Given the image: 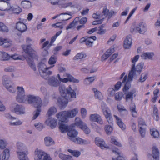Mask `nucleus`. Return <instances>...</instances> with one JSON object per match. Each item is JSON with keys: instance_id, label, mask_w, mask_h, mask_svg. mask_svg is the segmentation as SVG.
Instances as JSON below:
<instances>
[{"instance_id": "33", "label": "nucleus", "mask_w": 160, "mask_h": 160, "mask_svg": "<svg viewBox=\"0 0 160 160\" xmlns=\"http://www.w3.org/2000/svg\"><path fill=\"white\" fill-rule=\"evenodd\" d=\"M45 143V145L49 146L54 144L53 140L50 137H46L44 138Z\"/></svg>"}, {"instance_id": "1", "label": "nucleus", "mask_w": 160, "mask_h": 160, "mask_svg": "<svg viewBox=\"0 0 160 160\" xmlns=\"http://www.w3.org/2000/svg\"><path fill=\"white\" fill-rule=\"evenodd\" d=\"M59 89L62 98H58V102L61 108H64L67 106L68 99L71 98H76V93L70 86L66 88L64 85H61Z\"/></svg>"}, {"instance_id": "13", "label": "nucleus", "mask_w": 160, "mask_h": 160, "mask_svg": "<svg viewBox=\"0 0 160 160\" xmlns=\"http://www.w3.org/2000/svg\"><path fill=\"white\" fill-rule=\"evenodd\" d=\"M60 82L54 76H53L49 78L48 81V84L52 87H57L60 84Z\"/></svg>"}, {"instance_id": "17", "label": "nucleus", "mask_w": 160, "mask_h": 160, "mask_svg": "<svg viewBox=\"0 0 160 160\" xmlns=\"http://www.w3.org/2000/svg\"><path fill=\"white\" fill-rule=\"evenodd\" d=\"M0 1H3L1 4L0 10L1 11H8L11 10V6L9 2L4 1L3 0H0Z\"/></svg>"}, {"instance_id": "23", "label": "nucleus", "mask_w": 160, "mask_h": 160, "mask_svg": "<svg viewBox=\"0 0 160 160\" xmlns=\"http://www.w3.org/2000/svg\"><path fill=\"white\" fill-rule=\"evenodd\" d=\"M132 44V39L130 36H127L124 42L123 47L125 49L129 48Z\"/></svg>"}, {"instance_id": "16", "label": "nucleus", "mask_w": 160, "mask_h": 160, "mask_svg": "<svg viewBox=\"0 0 160 160\" xmlns=\"http://www.w3.org/2000/svg\"><path fill=\"white\" fill-rule=\"evenodd\" d=\"M101 107L102 112L106 118L109 117L112 115L110 110L105 104L102 103Z\"/></svg>"}, {"instance_id": "24", "label": "nucleus", "mask_w": 160, "mask_h": 160, "mask_svg": "<svg viewBox=\"0 0 160 160\" xmlns=\"http://www.w3.org/2000/svg\"><path fill=\"white\" fill-rule=\"evenodd\" d=\"M130 81L128 80V78L127 75H125L122 81V83L125 84V86L123 88L124 92L125 91H126L128 90L129 88L130 87V84L129 83V82Z\"/></svg>"}, {"instance_id": "3", "label": "nucleus", "mask_w": 160, "mask_h": 160, "mask_svg": "<svg viewBox=\"0 0 160 160\" xmlns=\"http://www.w3.org/2000/svg\"><path fill=\"white\" fill-rule=\"evenodd\" d=\"M17 147L18 150L17 152L20 160H28L27 155V152L25 150V145L22 143L18 142L17 143Z\"/></svg>"}, {"instance_id": "61", "label": "nucleus", "mask_w": 160, "mask_h": 160, "mask_svg": "<svg viewBox=\"0 0 160 160\" xmlns=\"http://www.w3.org/2000/svg\"><path fill=\"white\" fill-rule=\"evenodd\" d=\"M22 122L20 120H18L16 122H9V124L11 126H18L21 125Z\"/></svg>"}, {"instance_id": "42", "label": "nucleus", "mask_w": 160, "mask_h": 160, "mask_svg": "<svg viewBox=\"0 0 160 160\" xmlns=\"http://www.w3.org/2000/svg\"><path fill=\"white\" fill-rule=\"evenodd\" d=\"M95 78V77L87 78L84 80V83L86 85H88L92 83Z\"/></svg>"}, {"instance_id": "15", "label": "nucleus", "mask_w": 160, "mask_h": 160, "mask_svg": "<svg viewBox=\"0 0 160 160\" xmlns=\"http://www.w3.org/2000/svg\"><path fill=\"white\" fill-rule=\"evenodd\" d=\"M136 90L135 88H133L128 92L126 95L125 99L127 101L129 100L132 101L133 97H135L136 96Z\"/></svg>"}, {"instance_id": "49", "label": "nucleus", "mask_w": 160, "mask_h": 160, "mask_svg": "<svg viewBox=\"0 0 160 160\" xmlns=\"http://www.w3.org/2000/svg\"><path fill=\"white\" fill-rule=\"evenodd\" d=\"M37 109L33 113V119H36L40 114V112H41V109L40 107L36 108Z\"/></svg>"}, {"instance_id": "53", "label": "nucleus", "mask_w": 160, "mask_h": 160, "mask_svg": "<svg viewBox=\"0 0 160 160\" xmlns=\"http://www.w3.org/2000/svg\"><path fill=\"white\" fill-rule=\"evenodd\" d=\"M147 75V74L146 73H142L138 80V81L141 82H144L148 78Z\"/></svg>"}, {"instance_id": "21", "label": "nucleus", "mask_w": 160, "mask_h": 160, "mask_svg": "<svg viewBox=\"0 0 160 160\" xmlns=\"http://www.w3.org/2000/svg\"><path fill=\"white\" fill-rule=\"evenodd\" d=\"M102 14L105 18L108 17V19H109L114 14V12L112 10L109 12V10L105 7L103 8Z\"/></svg>"}, {"instance_id": "25", "label": "nucleus", "mask_w": 160, "mask_h": 160, "mask_svg": "<svg viewBox=\"0 0 160 160\" xmlns=\"http://www.w3.org/2000/svg\"><path fill=\"white\" fill-rule=\"evenodd\" d=\"M113 116L116 118L118 126L122 130H124L126 128V125L122 122L121 119L116 115H114Z\"/></svg>"}, {"instance_id": "41", "label": "nucleus", "mask_w": 160, "mask_h": 160, "mask_svg": "<svg viewBox=\"0 0 160 160\" xmlns=\"http://www.w3.org/2000/svg\"><path fill=\"white\" fill-rule=\"evenodd\" d=\"M21 4L24 8H29L31 7V3L29 1H23L21 2Z\"/></svg>"}, {"instance_id": "34", "label": "nucleus", "mask_w": 160, "mask_h": 160, "mask_svg": "<svg viewBox=\"0 0 160 160\" xmlns=\"http://www.w3.org/2000/svg\"><path fill=\"white\" fill-rule=\"evenodd\" d=\"M9 150L6 148L3 151L2 160H8L9 157Z\"/></svg>"}, {"instance_id": "29", "label": "nucleus", "mask_w": 160, "mask_h": 160, "mask_svg": "<svg viewBox=\"0 0 160 160\" xmlns=\"http://www.w3.org/2000/svg\"><path fill=\"white\" fill-rule=\"evenodd\" d=\"M96 39V37L95 36H91L87 38V40L85 42L86 45L88 47H91L93 41Z\"/></svg>"}, {"instance_id": "2", "label": "nucleus", "mask_w": 160, "mask_h": 160, "mask_svg": "<svg viewBox=\"0 0 160 160\" xmlns=\"http://www.w3.org/2000/svg\"><path fill=\"white\" fill-rule=\"evenodd\" d=\"M26 43L28 44L27 45H22V48L25 52L27 54L28 56L25 58L27 63L30 67L34 71H35L36 68L35 64L33 61V56L34 50L31 47L33 42L29 38H27L26 39Z\"/></svg>"}, {"instance_id": "6", "label": "nucleus", "mask_w": 160, "mask_h": 160, "mask_svg": "<svg viewBox=\"0 0 160 160\" xmlns=\"http://www.w3.org/2000/svg\"><path fill=\"white\" fill-rule=\"evenodd\" d=\"M2 84L9 92L12 93H15L16 89L12 86V82L9 80L8 77L6 75L3 76Z\"/></svg>"}, {"instance_id": "54", "label": "nucleus", "mask_w": 160, "mask_h": 160, "mask_svg": "<svg viewBox=\"0 0 160 160\" xmlns=\"http://www.w3.org/2000/svg\"><path fill=\"white\" fill-rule=\"evenodd\" d=\"M81 128L82 129L86 134H88L90 132V130L87 127L86 124H83L82 127H81Z\"/></svg>"}, {"instance_id": "46", "label": "nucleus", "mask_w": 160, "mask_h": 160, "mask_svg": "<svg viewBox=\"0 0 160 160\" xmlns=\"http://www.w3.org/2000/svg\"><path fill=\"white\" fill-rule=\"evenodd\" d=\"M85 123H84L81 119L79 118H76L75 119V126L76 125L78 126L79 127L81 128V127H82L83 124Z\"/></svg>"}, {"instance_id": "47", "label": "nucleus", "mask_w": 160, "mask_h": 160, "mask_svg": "<svg viewBox=\"0 0 160 160\" xmlns=\"http://www.w3.org/2000/svg\"><path fill=\"white\" fill-rule=\"evenodd\" d=\"M86 55L85 54L82 52L78 53L74 57V60H78L79 59H81L83 58L86 57Z\"/></svg>"}, {"instance_id": "63", "label": "nucleus", "mask_w": 160, "mask_h": 160, "mask_svg": "<svg viewBox=\"0 0 160 160\" xmlns=\"http://www.w3.org/2000/svg\"><path fill=\"white\" fill-rule=\"evenodd\" d=\"M111 142L112 143H114L115 145L119 146V147H121L122 145L121 144L118 142H117L116 140L115 139V138L113 137H111Z\"/></svg>"}, {"instance_id": "5", "label": "nucleus", "mask_w": 160, "mask_h": 160, "mask_svg": "<svg viewBox=\"0 0 160 160\" xmlns=\"http://www.w3.org/2000/svg\"><path fill=\"white\" fill-rule=\"evenodd\" d=\"M51 67L47 68L43 63L41 62L39 64L38 69L40 75L45 79L48 78L49 76L52 74V72L48 70Z\"/></svg>"}, {"instance_id": "28", "label": "nucleus", "mask_w": 160, "mask_h": 160, "mask_svg": "<svg viewBox=\"0 0 160 160\" xmlns=\"http://www.w3.org/2000/svg\"><path fill=\"white\" fill-rule=\"evenodd\" d=\"M27 96L25 94H17L16 99L17 101L19 102H26Z\"/></svg>"}, {"instance_id": "32", "label": "nucleus", "mask_w": 160, "mask_h": 160, "mask_svg": "<svg viewBox=\"0 0 160 160\" xmlns=\"http://www.w3.org/2000/svg\"><path fill=\"white\" fill-rule=\"evenodd\" d=\"M154 55L153 52H145L144 53L141 55V57L143 59H151Z\"/></svg>"}, {"instance_id": "51", "label": "nucleus", "mask_w": 160, "mask_h": 160, "mask_svg": "<svg viewBox=\"0 0 160 160\" xmlns=\"http://www.w3.org/2000/svg\"><path fill=\"white\" fill-rule=\"evenodd\" d=\"M62 7L63 8H66L67 7L72 8L75 7V5L73 2H69L62 4Z\"/></svg>"}, {"instance_id": "40", "label": "nucleus", "mask_w": 160, "mask_h": 160, "mask_svg": "<svg viewBox=\"0 0 160 160\" xmlns=\"http://www.w3.org/2000/svg\"><path fill=\"white\" fill-rule=\"evenodd\" d=\"M152 152L153 158H159V152L158 148L156 147L152 148Z\"/></svg>"}, {"instance_id": "8", "label": "nucleus", "mask_w": 160, "mask_h": 160, "mask_svg": "<svg viewBox=\"0 0 160 160\" xmlns=\"http://www.w3.org/2000/svg\"><path fill=\"white\" fill-rule=\"evenodd\" d=\"M147 31V25L143 22L139 23L136 26H132L130 29V31L132 33L138 32L141 34H143Z\"/></svg>"}, {"instance_id": "7", "label": "nucleus", "mask_w": 160, "mask_h": 160, "mask_svg": "<svg viewBox=\"0 0 160 160\" xmlns=\"http://www.w3.org/2000/svg\"><path fill=\"white\" fill-rule=\"evenodd\" d=\"M27 102L29 104H33L34 107H41L42 105L41 98L33 95H29L27 96Z\"/></svg>"}, {"instance_id": "22", "label": "nucleus", "mask_w": 160, "mask_h": 160, "mask_svg": "<svg viewBox=\"0 0 160 160\" xmlns=\"http://www.w3.org/2000/svg\"><path fill=\"white\" fill-rule=\"evenodd\" d=\"M35 160H42V157H44V153L43 151L38 149H36L35 152Z\"/></svg>"}, {"instance_id": "35", "label": "nucleus", "mask_w": 160, "mask_h": 160, "mask_svg": "<svg viewBox=\"0 0 160 160\" xmlns=\"http://www.w3.org/2000/svg\"><path fill=\"white\" fill-rule=\"evenodd\" d=\"M92 90L94 93V96L95 98L99 100L102 99V95L100 92L98 91L96 88H93Z\"/></svg>"}, {"instance_id": "52", "label": "nucleus", "mask_w": 160, "mask_h": 160, "mask_svg": "<svg viewBox=\"0 0 160 160\" xmlns=\"http://www.w3.org/2000/svg\"><path fill=\"white\" fill-rule=\"evenodd\" d=\"M105 129L108 134H110L112 131L113 128L111 126L107 125L105 126Z\"/></svg>"}, {"instance_id": "10", "label": "nucleus", "mask_w": 160, "mask_h": 160, "mask_svg": "<svg viewBox=\"0 0 160 160\" xmlns=\"http://www.w3.org/2000/svg\"><path fill=\"white\" fill-rule=\"evenodd\" d=\"M89 120L92 122H96L101 125L103 124V122L101 116L97 113L90 114L89 117Z\"/></svg>"}, {"instance_id": "58", "label": "nucleus", "mask_w": 160, "mask_h": 160, "mask_svg": "<svg viewBox=\"0 0 160 160\" xmlns=\"http://www.w3.org/2000/svg\"><path fill=\"white\" fill-rule=\"evenodd\" d=\"M140 129L139 131L140 133L141 137L143 138L145 134V129L144 128H142V126H140Z\"/></svg>"}, {"instance_id": "19", "label": "nucleus", "mask_w": 160, "mask_h": 160, "mask_svg": "<svg viewBox=\"0 0 160 160\" xmlns=\"http://www.w3.org/2000/svg\"><path fill=\"white\" fill-rule=\"evenodd\" d=\"M16 28L21 32H24L27 29L26 25L21 22H18L17 23Z\"/></svg>"}, {"instance_id": "14", "label": "nucleus", "mask_w": 160, "mask_h": 160, "mask_svg": "<svg viewBox=\"0 0 160 160\" xmlns=\"http://www.w3.org/2000/svg\"><path fill=\"white\" fill-rule=\"evenodd\" d=\"M74 124H72L69 126V129L67 132L68 135L70 138L75 137L78 134V132L74 128Z\"/></svg>"}, {"instance_id": "62", "label": "nucleus", "mask_w": 160, "mask_h": 160, "mask_svg": "<svg viewBox=\"0 0 160 160\" xmlns=\"http://www.w3.org/2000/svg\"><path fill=\"white\" fill-rule=\"evenodd\" d=\"M56 57L55 56H52L49 59L48 63L50 64H53L56 62Z\"/></svg>"}, {"instance_id": "45", "label": "nucleus", "mask_w": 160, "mask_h": 160, "mask_svg": "<svg viewBox=\"0 0 160 160\" xmlns=\"http://www.w3.org/2000/svg\"><path fill=\"white\" fill-rule=\"evenodd\" d=\"M153 113L154 119L156 121H158L159 119L158 114V110L157 108L155 106H154L153 108Z\"/></svg>"}, {"instance_id": "55", "label": "nucleus", "mask_w": 160, "mask_h": 160, "mask_svg": "<svg viewBox=\"0 0 160 160\" xmlns=\"http://www.w3.org/2000/svg\"><path fill=\"white\" fill-rule=\"evenodd\" d=\"M17 89V94H25L24 89L22 87L18 86Z\"/></svg>"}, {"instance_id": "26", "label": "nucleus", "mask_w": 160, "mask_h": 160, "mask_svg": "<svg viewBox=\"0 0 160 160\" xmlns=\"http://www.w3.org/2000/svg\"><path fill=\"white\" fill-rule=\"evenodd\" d=\"M25 109L22 106L17 105L14 108L15 112L18 114H24L25 113Z\"/></svg>"}, {"instance_id": "36", "label": "nucleus", "mask_w": 160, "mask_h": 160, "mask_svg": "<svg viewBox=\"0 0 160 160\" xmlns=\"http://www.w3.org/2000/svg\"><path fill=\"white\" fill-rule=\"evenodd\" d=\"M10 10L12 11L13 13L17 14H19L22 11V9L17 6H12Z\"/></svg>"}, {"instance_id": "48", "label": "nucleus", "mask_w": 160, "mask_h": 160, "mask_svg": "<svg viewBox=\"0 0 160 160\" xmlns=\"http://www.w3.org/2000/svg\"><path fill=\"white\" fill-rule=\"evenodd\" d=\"M0 31L6 32L8 31V28L1 22H0Z\"/></svg>"}, {"instance_id": "18", "label": "nucleus", "mask_w": 160, "mask_h": 160, "mask_svg": "<svg viewBox=\"0 0 160 160\" xmlns=\"http://www.w3.org/2000/svg\"><path fill=\"white\" fill-rule=\"evenodd\" d=\"M45 123L52 128H55L57 124L56 120L53 118H48L46 121Z\"/></svg>"}, {"instance_id": "9", "label": "nucleus", "mask_w": 160, "mask_h": 160, "mask_svg": "<svg viewBox=\"0 0 160 160\" xmlns=\"http://www.w3.org/2000/svg\"><path fill=\"white\" fill-rule=\"evenodd\" d=\"M57 77L59 81L63 82H67L68 81L76 83L79 82L78 80L74 78L72 75L68 73H66L63 75V78H61L59 74H58Z\"/></svg>"}, {"instance_id": "44", "label": "nucleus", "mask_w": 160, "mask_h": 160, "mask_svg": "<svg viewBox=\"0 0 160 160\" xmlns=\"http://www.w3.org/2000/svg\"><path fill=\"white\" fill-rule=\"evenodd\" d=\"M59 128L62 133H65L66 132H67L69 129V127L66 125L61 124Z\"/></svg>"}, {"instance_id": "27", "label": "nucleus", "mask_w": 160, "mask_h": 160, "mask_svg": "<svg viewBox=\"0 0 160 160\" xmlns=\"http://www.w3.org/2000/svg\"><path fill=\"white\" fill-rule=\"evenodd\" d=\"M78 109L75 108L72 110L67 111L68 116L69 118H72L75 117L78 112Z\"/></svg>"}, {"instance_id": "4", "label": "nucleus", "mask_w": 160, "mask_h": 160, "mask_svg": "<svg viewBox=\"0 0 160 160\" xmlns=\"http://www.w3.org/2000/svg\"><path fill=\"white\" fill-rule=\"evenodd\" d=\"M143 66V63H140L135 67V63L132 64L131 70L129 71L128 75V80L132 81L133 78H136V72H137L139 74L142 71Z\"/></svg>"}, {"instance_id": "60", "label": "nucleus", "mask_w": 160, "mask_h": 160, "mask_svg": "<svg viewBox=\"0 0 160 160\" xmlns=\"http://www.w3.org/2000/svg\"><path fill=\"white\" fill-rule=\"evenodd\" d=\"M34 126L39 131H41L44 128L42 124L40 122L35 123Z\"/></svg>"}, {"instance_id": "50", "label": "nucleus", "mask_w": 160, "mask_h": 160, "mask_svg": "<svg viewBox=\"0 0 160 160\" xmlns=\"http://www.w3.org/2000/svg\"><path fill=\"white\" fill-rule=\"evenodd\" d=\"M68 151L71 153L72 155L76 157H78L81 154L80 152L78 151L72 150L69 149L68 150Z\"/></svg>"}, {"instance_id": "59", "label": "nucleus", "mask_w": 160, "mask_h": 160, "mask_svg": "<svg viewBox=\"0 0 160 160\" xmlns=\"http://www.w3.org/2000/svg\"><path fill=\"white\" fill-rule=\"evenodd\" d=\"M122 93L121 92H118L115 94V98L116 100L120 101L122 99Z\"/></svg>"}, {"instance_id": "11", "label": "nucleus", "mask_w": 160, "mask_h": 160, "mask_svg": "<svg viewBox=\"0 0 160 160\" xmlns=\"http://www.w3.org/2000/svg\"><path fill=\"white\" fill-rule=\"evenodd\" d=\"M70 140L76 143L80 144H88L90 143V141L87 140L83 139L81 138L77 137H72L69 138Z\"/></svg>"}, {"instance_id": "64", "label": "nucleus", "mask_w": 160, "mask_h": 160, "mask_svg": "<svg viewBox=\"0 0 160 160\" xmlns=\"http://www.w3.org/2000/svg\"><path fill=\"white\" fill-rule=\"evenodd\" d=\"M87 110L85 108H82L81 109V113L82 118H85L87 115Z\"/></svg>"}, {"instance_id": "31", "label": "nucleus", "mask_w": 160, "mask_h": 160, "mask_svg": "<svg viewBox=\"0 0 160 160\" xmlns=\"http://www.w3.org/2000/svg\"><path fill=\"white\" fill-rule=\"evenodd\" d=\"M10 58V56L7 53L0 52V60H8Z\"/></svg>"}, {"instance_id": "20", "label": "nucleus", "mask_w": 160, "mask_h": 160, "mask_svg": "<svg viewBox=\"0 0 160 160\" xmlns=\"http://www.w3.org/2000/svg\"><path fill=\"white\" fill-rule=\"evenodd\" d=\"M95 143L97 145L100 147L102 149L108 148V147L105 144V142L102 138H96L95 140Z\"/></svg>"}, {"instance_id": "43", "label": "nucleus", "mask_w": 160, "mask_h": 160, "mask_svg": "<svg viewBox=\"0 0 160 160\" xmlns=\"http://www.w3.org/2000/svg\"><path fill=\"white\" fill-rule=\"evenodd\" d=\"M71 12H68L67 13H61L60 14H59L55 16L54 17H53L52 18V19H55L56 18H57L58 17V16H60L61 15H68L70 16V17L68 18L65 19H63L62 20V21H67V20H68L70 19H71L72 18V15H71Z\"/></svg>"}, {"instance_id": "39", "label": "nucleus", "mask_w": 160, "mask_h": 160, "mask_svg": "<svg viewBox=\"0 0 160 160\" xmlns=\"http://www.w3.org/2000/svg\"><path fill=\"white\" fill-rule=\"evenodd\" d=\"M57 111L56 108L54 106L51 107L48 109L47 114L48 116L50 117L54 114Z\"/></svg>"}, {"instance_id": "38", "label": "nucleus", "mask_w": 160, "mask_h": 160, "mask_svg": "<svg viewBox=\"0 0 160 160\" xmlns=\"http://www.w3.org/2000/svg\"><path fill=\"white\" fill-rule=\"evenodd\" d=\"M135 109L136 106L135 103L132 104L130 106V109L132 113V116L133 117H136L137 115V112L136 111Z\"/></svg>"}, {"instance_id": "30", "label": "nucleus", "mask_w": 160, "mask_h": 160, "mask_svg": "<svg viewBox=\"0 0 160 160\" xmlns=\"http://www.w3.org/2000/svg\"><path fill=\"white\" fill-rule=\"evenodd\" d=\"M2 39L0 42V45L2 46L3 48H8L10 47L11 45V43L8 40L1 38Z\"/></svg>"}, {"instance_id": "57", "label": "nucleus", "mask_w": 160, "mask_h": 160, "mask_svg": "<svg viewBox=\"0 0 160 160\" xmlns=\"http://www.w3.org/2000/svg\"><path fill=\"white\" fill-rule=\"evenodd\" d=\"M151 134L152 137L154 138H158L159 136L158 132L157 131L154 130L153 129H151Z\"/></svg>"}, {"instance_id": "37", "label": "nucleus", "mask_w": 160, "mask_h": 160, "mask_svg": "<svg viewBox=\"0 0 160 160\" xmlns=\"http://www.w3.org/2000/svg\"><path fill=\"white\" fill-rule=\"evenodd\" d=\"M78 19L79 18H76L74 20L66 27V29L68 30L69 29H71L75 27L78 22Z\"/></svg>"}, {"instance_id": "56", "label": "nucleus", "mask_w": 160, "mask_h": 160, "mask_svg": "<svg viewBox=\"0 0 160 160\" xmlns=\"http://www.w3.org/2000/svg\"><path fill=\"white\" fill-rule=\"evenodd\" d=\"M103 16L102 12V13H99L98 12L93 13L92 15V17L95 19H101V18H102Z\"/></svg>"}, {"instance_id": "12", "label": "nucleus", "mask_w": 160, "mask_h": 160, "mask_svg": "<svg viewBox=\"0 0 160 160\" xmlns=\"http://www.w3.org/2000/svg\"><path fill=\"white\" fill-rule=\"evenodd\" d=\"M56 116L59 121L62 122H67L68 118L67 111H66L59 112L56 115Z\"/></svg>"}]
</instances>
